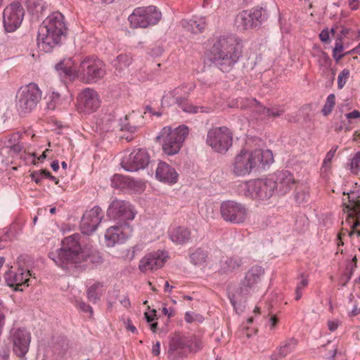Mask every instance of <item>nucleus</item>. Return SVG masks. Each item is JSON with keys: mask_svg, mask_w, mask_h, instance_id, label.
I'll return each instance as SVG.
<instances>
[{"mask_svg": "<svg viewBox=\"0 0 360 360\" xmlns=\"http://www.w3.org/2000/svg\"><path fill=\"white\" fill-rule=\"evenodd\" d=\"M273 161V155L269 150H242L234 158L232 171L236 176H244L255 169H264Z\"/></svg>", "mask_w": 360, "mask_h": 360, "instance_id": "4", "label": "nucleus"}, {"mask_svg": "<svg viewBox=\"0 0 360 360\" xmlns=\"http://www.w3.org/2000/svg\"><path fill=\"white\" fill-rule=\"evenodd\" d=\"M25 11L20 3L15 1L8 5L4 11L3 22L7 32L15 31L22 23Z\"/></svg>", "mask_w": 360, "mask_h": 360, "instance_id": "16", "label": "nucleus"}, {"mask_svg": "<svg viewBox=\"0 0 360 360\" xmlns=\"http://www.w3.org/2000/svg\"><path fill=\"white\" fill-rule=\"evenodd\" d=\"M121 176L120 175H114L112 179V186L114 188H120V186L117 184V181H120Z\"/></svg>", "mask_w": 360, "mask_h": 360, "instance_id": "61", "label": "nucleus"}, {"mask_svg": "<svg viewBox=\"0 0 360 360\" xmlns=\"http://www.w3.org/2000/svg\"><path fill=\"white\" fill-rule=\"evenodd\" d=\"M102 287V283H96L88 288L86 291V296L90 302L96 303L98 300H100L101 292H98V289Z\"/></svg>", "mask_w": 360, "mask_h": 360, "instance_id": "34", "label": "nucleus"}, {"mask_svg": "<svg viewBox=\"0 0 360 360\" xmlns=\"http://www.w3.org/2000/svg\"><path fill=\"white\" fill-rule=\"evenodd\" d=\"M147 112L150 113L151 115H154L156 117H160L162 115V111H160V110L157 111L155 110L151 104H148L145 106L143 113L146 114Z\"/></svg>", "mask_w": 360, "mask_h": 360, "instance_id": "49", "label": "nucleus"}, {"mask_svg": "<svg viewBox=\"0 0 360 360\" xmlns=\"http://www.w3.org/2000/svg\"><path fill=\"white\" fill-rule=\"evenodd\" d=\"M243 264V260L238 256L227 257L220 261V271L228 274L239 269Z\"/></svg>", "mask_w": 360, "mask_h": 360, "instance_id": "32", "label": "nucleus"}, {"mask_svg": "<svg viewBox=\"0 0 360 360\" xmlns=\"http://www.w3.org/2000/svg\"><path fill=\"white\" fill-rule=\"evenodd\" d=\"M21 134L19 132L14 133L8 138L6 146L19 144Z\"/></svg>", "mask_w": 360, "mask_h": 360, "instance_id": "46", "label": "nucleus"}, {"mask_svg": "<svg viewBox=\"0 0 360 360\" xmlns=\"http://www.w3.org/2000/svg\"><path fill=\"white\" fill-rule=\"evenodd\" d=\"M132 231V227L127 222L110 226L105 234L106 245L113 247L116 243H122L131 236Z\"/></svg>", "mask_w": 360, "mask_h": 360, "instance_id": "17", "label": "nucleus"}, {"mask_svg": "<svg viewBox=\"0 0 360 360\" xmlns=\"http://www.w3.org/2000/svg\"><path fill=\"white\" fill-rule=\"evenodd\" d=\"M167 257V254L163 251L150 252L140 261L139 269L142 272L157 270L164 266Z\"/></svg>", "mask_w": 360, "mask_h": 360, "instance_id": "22", "label": "nucleus"}, {"mask_svg": "<svg viewBox=\"0 0 360 360\" xmlns=\"http://www.w3.org/2000/svg\"><path fill=\"white\" fill-rule=\"evenodd\" d=\"M189 352H193V353H196L198 352H199L200 350H201V349L203 347V344H202V342L197 338H193L192 339H189Z\"/></svg>", "mask_w": 360, "mask_h": 360, "instance_id": "41", "label": "nucleus"}, {"mask_svg": "<svg viewBox=\"0 0 360 360\" xmlns=\"http://www.w3.org/2000/svg\"><path fill=\"white\" fill-rule=\"evenodd\" d=\"M319 38H320L321 41L324 43L329 42V38H330L329 31L328 30H322L321 32L319 34Z\"/></svg>", "mask_w": 360, "mask_h": 360, "instance_id": "53", "label": "nucleus"}, {"mask_svg": "<svg viewBox=\"0 0 360 360\" xmlns=\"http://www.w3.org/2000/svg\"><path fill=\"white\" fill-rule=\"evenodd\" d=\"M41 92L34 83L21 86L16 94V108L20 114L30 112L39 102Z\"/></svg>", "mask_w": 360, "mask_h": 360, "instance_id": "6", "label": "nucleus"}, {"mask_svg": "<svg viewBox=\"0 0 360 360\" xmlns=\"http://www.w3.org/2000/svg\"><path fill=\"white\" fill-rule=\"evenodd\" d=\"M347 119L358 118L360 117V112L357 110H354L352 112L345 115Z\"/></svg>", "mask_w": 360, "mask_h": 360, "instance_id": "56", "label": "nucleus"}, {"mask_svg": "<svg viewBox=\"0 0 360 360\" xmlns=\"http://www.w3.org/2000/svg\"><path fill=\"white\" fill-rule=\"evenodd\" d=\"M100 106V101L97 92L87 88L81 92L78 97V109L84 113L96 111Z\"/></svg>", "mask_w": 360, "mask_h": 360, "instance_id": "21", "label": "nucleus"}, {"mask_svg": "<svg viewBox=\"0 0 360 360\" xmlns=\"http://www.w3.org/2000/svg\"><path fill=\"white\" fill-rule=\"evenodd\" d=\"M63 18L64 17L62 13L59 12L53 13L48 16L41 25L46 27V30L54 32V36H57V34H58L62 37L66 30ZM46 32L47 31H46Z\"/></svg>", "mask_w": 360, "mask_h": 360, "instance_id": "27", "label": "nucleus"}, {"mask_svg": "<svg viewBox=\"0 0 360 360\" xmlns=\"http://www.w3.org/2000/svg\"><path fill=\"white\" fill-rule=\"evenodd\" d=\"M350 72L348 69H343L338 77V87L339 89H341L343 88L345 84H346L349 77Z\"/></svg>", "mask_w": 360, "mask_h": 360, "instance_id": "42", "label": "nucleus"}, {"mask_svg": "<svg viewBox=\"0 0 360 360\" xmlns=\"http://www.w3.org/2000/svg\"><path fill=\"white\" fill-rule=\"evenodd\" d=\"M131 63V58L127 54H120L113 60L112 64L120 72L126 69Z\"/></svg>", "mask_w": 360, "mask_h": 360, "instance_id": "33", "label": "nucleus"}, {"mask_svg": "<svg viewBox=\"0 0 360 360\" xmlns=\"http://www.w3.org/2000/svg\"><path fill=\"white\" fill-rule=\"evenodd\" d=\"M188 133L189 129L185 125H181L174 129L164 127L157 139L162 140L163 151L169 155H173L179 153Z\"/></svg>", "mask_w": 360, "mask_h": 360, "instance_id": "5", "label": "nucleus"}, {"mask_svg": "<svg viewBox=\"0 0 360 360\" xmlns=\"http://www.w3.org/2000/svg\"><path fill=\"white\" fill-rule=\"evenodd\" d=\"M107 215L111 219H117L124 223L126 221L133 220L136 212L129 202L115 199L110 204Z\"/></svg>", "mask_w": 360, "mask_h": 360, "instance_id": "15", "label": "nucleus"}, {"mask_svg": "<svg viewBox=\"0 0 360 360\" xmlns=\"http://www.w3.org/2000/svg\"><path fill=\"white\" fill-rule=\"evenodd\" d=\"M275 191L279 195H285L295 188L297 182L293 174L288 170L277 171L272 176Z\"/></svg>", "mask_w": 360, "mask_h": 360, "instance_id": "18", "label": "nucleus"}, {"mask_svg": "<svg viewBox=\"0 0 360 360\" xmlns=\"http://www.w3.org/2000/svg\"><path fill=\"white\" fill-rule=\"evenodd\" d=\"M32 340L30 332L25 328H12L9 332V340L12 343L13 353L21 360H25Z\"/></svg>", "mask_w": 360, "mask_h": 360, "instance_id": "9", "label": "nucleus"}, {"mask_svg": "<svg viewBox=\"0 0 360 360\" xmlns=\"http://www.w3.org/2000/svg\"><path fill=\"white\" fill-rule=\"evenodd\" d=\"M124 324H125L126 328L128 330L131 331L133 333H137L136 328L132 324L131 321L129 319H128L127 320V321L124 322Z\"/></svg>", "mask_w": 360, "mask_h": 360, "instance_id": "54", "label": "nucleus"}, {"mask_svg": "<svg viewBox=\"0 0 360 360\" xmlns=\"http://www.w3.org/2000/svg\"><path fill=\"white\" fill-rule=\"evenodd\" d=\"M120 302L125 308H129L131 306V302L127 297L122 299Z\"/></svg>", "mask_w": 360, "mask_h": 360, "instance_id": "64", "label": "nucleus"}, {"mask_svg": "<svg viewBox=\"0 0 360 360\" xmlns=\"http://www.w3.org/2000/svg\"><path fill=\"white\" fill-rule=\"evenodd\" d=\"M42 176L41 169L39 171H34L30 175L32 179L37 184L41 183V179L43 178Z\"/></svg>", "mask_w": 360, "mask_h": 360, "instance_id": "51", "label": "nucleus"}, {"mask_svg": "<svg viewBox=\"0 0 360 360\" xmlns=\"http://www.w3.org/2000/svg\"><path fill=\"white\" fill-rule=\"evenodd\" d=\"M189 338L186 337H174L169 347V358L170 360H180L189 353Z\"/></svg>", "mask_w": 360, "mask_h": 360, "instance_id": "23", "label": "nucleus"}, {"mask_svg": "<svg viewBox=\"0 0 360 360\" xmlns=\"http://www.w3.org/2000/svg\"><path fill=\"white\" fill-rule=\"evenodd\" d=\"M9 148V153L12 155H18L23 148V145L19 143L17 145L6 146Z\"/></svg>", "mask_w": 360, "mask_h": 360, "instance_id": "48", "label": "nucleus"}, {"mask_svg": "<svg viewBox=\"0 0 360 360\" xmlns=\"http://www.w3.org/2000/svg\"><path fill=\"white\" fill-rule=\"evenodd\" d=\"M32 274L30 271H27L26 272L23 271L22 269H19V272L15 273L12 271H9L6 272L4 275V278L6 284L9 287H15V290H20L22 289L20 288V286L30 285V276Z\"/></svg>", "mask_w": 360, "mask_h": 360, "instance_id": "25", "label": "nucleus"}, {"mask_svg": "<svg viewBox=\"0 0 360 360\" xmlns=\"http://www.w3.org/2000/svg\"><path fill=\"white\" fill-rule=\"evenodd\" d=\"M241 108H252V110L258 115L257 119H275L283 115L285 110L283 107L274 105L266 108L261 105L255 98H243L240 101Z\"/></svg>", "mask_w": 360, "mask_h": 360, "instance_id": "14", "label": "nucleus"}, {"mask_svg": "<svg viewBox=\"0 0 360 360\" xmlns=\"http://www.w3.org/2000/svg\"><path fill=\"white\" fill-rule=\"evenodd\" d=\"M264 274V270L259 266H253L245 274V278L242 281L240 286V295L245 297L251 291L254 290L257 284L260 282Z\"/></svg>", "mask_w": 360, "mask_h": 360, "instance_id": "20", "label": "nucleus"}, {"mask_svg": "<svg viewBox=\"0 0 360 360\" xmlns=\"http://www.w3.org/2000/svg\"><path fill=\"white\" fill-rule=\"evenodd\" d=\"M241 56L237 39L233 35L217 38L210 51V62L223 72H230Z\"/></svg>", "mask_w": 360, "mask_h": 360, "instance_id": "1", "label": "nucleus"}, {"mask_svg": "<svg viewBox=\"0 0 360 360\" xmlns=\"http://www.w3.org/2000/svg\"><path fill=\"white\" fill-rule=\"evenodd\" d=\"M56 70L70 80L79 78L86 84H94L102 79L106 74L105 64L98 58H86L83 60L77 70L70 65V60L60 61L56 65Z\"/></svg>", "mask_w": 360, "mask_h": 360, "instance_id": "2", "label": "nucleus"}, {"mask_svg": "<svg viewBox=\"0 0 360 360\" xmlns=\"http://www.w3.org/2000/svg\"><path fill=\"white\" fill-rule=\"evenodd\" d=\"M80 236L75 233L61 241V248L49 252V257L59 267L69 269L87 259L89 255L82 250L79 240Z\"/></svg>", "mask_w": 360, "mask_h": 360, "instance_id": "3", "label": "nucleus"}, {"mask_svg": "<svg viewBox=\"0 0 360 360\" xmlns=\"http://www.w3.org/2000/svg\"><path fill=\"white\" fill-rule=\"evenodd\" d=\"M343 51V44L342 41V37H338L335 41V47L333 49V52L338 53Z\"/></svg>", "mask_w": 360, "mask_h": 360, "instance_id": "52", "label": "nucleus"}, {"mask_svg": "<svg viewBox=\"0 0 360 360\" xmlns=\"http://www.w3.org/2000/svg\"><path fill=\"white\" fill-rule=\"evenodd\" d=\"M220 213L223 219L233 224H243L248 216L245 206L234 200H226L221 202Z\"/></svg>", "mask_w": 360, "mask_h": 360, "instance_id": "11", "label": "nucleus"}, {"mask_svg": "<svg viewBox=\"0 0 360 360\" xmlns=\"http://www.w3.org/2000/svg\"><path fill=\"white\" fill-rule=\"evenodd\" d=\"M328 326L330 331H335L339 325L338 321H328Z\"/></svg>", "mask_w": 360, "mask_h": 360, "instance_id": "63", "label": "nucleus"}, {"mask_svg": "<svg viewBox=\"0 0 360 360\" xmlns=\"http://www.w3.org/2000/svg\"><path fill=\"white\" fill-rule=\"evenodd\" d=\"M267 18L266 11L260 8H254L239 13L236 22L238 27L244 30L259 27Z\"/></svg>", "mask_w": 360, "mask_h": 360, "instance_id": "12", "label": "nucleus"}, {"mask_svg": "<svg viewBox=\"0 0 360 360\" xmlns=\"http://www.w3.org/2000/svg\"><path fill=\"white\" fill-rule=\"evenodd\" d=\"M76 307H77L82 311H83L84 313L89 312L91 316L93 314L92 307L89 304H86V302H84L83 301L77 300L76 301Z\"/></svg>", "mask_w": 360, "mask_h": 360, "instance_id": "45", "label": "nucleus"}, {"mask_svg": "<svg viewBox=\"0 0 360 360\" xmlns=\"http://www.w3.org/2000/svg\"><path fill=\"white\" fill-rule=\"evenodd\" d=\"M160 342H157L155 345L153 346L152 349V353L154 356H158L160 352Z\"/></svg>", "mask_w": 360, "mask_h": 360, "instance_id": "60", "label": "nucleus"}, {"mask_svg": "<svg viewBox=\"0 0 360 360\" xmlns=\"http://www.w3.org/2000/svg\"><path fill=\"white\" fill-rule=\"evenodd\" d=\"M295 190V194H294V199L297 204L300 205L302 203L307 197V193L304 192V191L301 188L295 186V188H294Z\"/></svg>", "mask_w": 360, "mask_h": 360, "instance_id": "44", "label": "nucleus"}, {"mask_svg": "<svg viewBox=\"0 0 360 360\" xmlns=\"http://www.w3.org/2000/svg\"><path fill=\"white\" fill-rule=\"evenodd\" d=\"M360 150L356 152L349 164L352 172L356 174L360 169Z\"/></svg>", "mask_w": 360, "mask_h": 360, "instance_id": "40", "label": "nucleus"}, {"mask_svg": "<svg viewBox=\"0 0 360 360\" xmlns=\"http://www.w3.org/2000/svg\"><path fill=\"white\" fill-rule=\"evenodd\" d=\"M153 314H149L148 312H145L144 316L148 323H151L155 320L156 316L155 312L156 311L153 309L152 311Z\"/></svg>", "mask_w": 360, "mask_h": 360, "instance_id": "57", "label": "nucleus"}, {"mask_svg": "<svg viewBox=\"0 0 360 360\" xmlns=\"http://www.w3.org/2000/svg\"><path fill=\"white\" fill-rule=\"evenodd\" d=\"M206 143L214 151L224 154L233 143V134L226 127L210 129L207 134Z\"/></svg>", "mask_w": 360, "mask_h": 360, "instance_id": "7", "label": "nucleus"}, {"mask_svg": "<svg viewBox=\"0 0 360 360\" xmlns=\"http://www.w3.org/2000/svg\"><path fill=\"white\" fill-rule=\"evenodd\" d=\"M181 24L186 30L195 34L202 33L206 27L205 18L202 17L194 18L188 20H183Z\"/></svg>", "mask_w": 360, "mask_h": 360, "instance_id": "31", "label": "nucleus"}, {"mask_svg": "<svg viewBox=\"0 0 360 360\" xmlns=\"http://www.w3.org/2000/svg\"><path fill=\"white\" fill-rule=\"evenodd\" d=\"M143 116L132 111L120 120V130L134 133L142 124Z\"/></svg>", "mask_w": 360, "mask_h": 360, "instance_id": "29", "label": "nucleus"}, {"mask_svg": "<svg viewBox=\"0 0 360 360\" xmlns=\"http://www.w3.org/2000/svg\"><path fill=\"white\" fill-rule=\"evenodd\" d=\"M335 104V96L333 94L328 96L326 101L321 110V112L324 116H327L331 113Z\"/></svg>", "mask_w": 360, "mask_h": 360, "instance_id": "37", "label": "nucleus"}, {"mask_svg": "<svg viewBox=\"0 0 360 360\" xmlns=\"http://www.w3.org/2000/svg\"><path fill=\"white\" fill-rule=\"evenodd\" d=\"M149 162L148 152L143 148H136L122 158L121 166L127 172H134L144 169Z\"/></svg>", "mask_w": 360, "mask_h": 360, "instance_id": "13", "label": "nucleus"}, {"mask_svg": "<svg viewBox=\"0 0 360 360\" xmlns=\"http://www.w3.org/2000/svg\"><path fill=\"white\" fill-rule=\"evenodd\" d=\"M7 310L4 308H0V335L3 332V329L6 323V314Z\"/></svg>", "mask_w": 360, "mask_h": 360, "instance_id": "50", "label": "nucleus"}, {"mask_svg": "<svg viewBox=\"0 0 360 360\" xmlns=\"http://www.w3.org/2000/svg\"><path fill=\"white\" fill-rule=\"evenodd\" d=\"M278 320L275 316H272L269 319L270 328L273 330L276 324L278 323Z\"/></svg>", "mask_w": 360, "mask_h": 360, "instance_id": "62", "label": "nucleus"}, {"mask_svg": "<svg viewBox=\"0 0 360 360\" xmlns=\"http://www.w3.org/2000/svg\"><path fill=\"white\" fill-rule=\"evenodd\" d=\"M155 176L160 181L174 184L177 181L176 170L165 162H160L155 171Z\"/></svg>", "mask_w": 360, "mask_h": 360, "instance_id": "28", "label": "nucleus"}, {"mask_svg": "<svg viewBox=\"0 0 360 360\" xmlns=\"http://www.w3.org/2000/svg\"><path fill=\"white\" fill-rule=\"evenodd\" d=\"M102 210L98 206H94L86 211L80 221V229L82 233L89 235L96 231L103 219Z\"/></svg>", "mask_w": 360, "mask_h": 360, "instance_id": "19", "label": "nucleus"}, {"mask_svg": "<svg viewBox=\"0 0 360 360\" xmlns=\"http://www.w3.org/2000/svg\"><path fill=\"white\" fill-rule=\"evenodd\" d=\"M346 208L347 212H350L348 215L349 217H353V214L356 216L360 215V200H349V205H347Z\"/></svg>", "mask_w": 360, "mask_h": 360, "instance_id": "39", "label": "nucleus"}, {"mask_svg": "<svg viewBox=\"0 0 360 360\" xmlns=\"http://www.w3.org/2000/svg\"><path fill=\"white\" fill-rule=\"evenodd\" d=\"M162 14L156 6L139 7L134 10L129 16V21L133 28H146L157 24L161 19Z\"/></svg>", "mask_w": 360, "mask_h": 360, "instance_id": "8", "label": "nucleus"}, {"mask_svg": "<svg viewBox=\"0 0 360 360\" xmlns=\"http://www.w3.org/2000/svg\"><path fill=\"white\" fill-rule=\"evenodd\" d=\"M319 62L322 66H328L330 65L331 59L326 53L322 52L319 56Z\"/></svg>", "mask_w": 360, "mask_h": 360, "instance_id": "47", "label": "nucleus"}, {"mask_svg": "<svg viewBox=\"0 0 360 360\" xmlns=\"http://www.w3.org/2000/svg\"><path fill=\"white\" fill-rule=\"evenodd\" d=\"M297 345V340L294 338L286 340L278 348L280 356H286L288 354L292 352Z\"/></svg>", "mask_w": 360, "mask_h": 360, "instance_id": "36", "label": "nucleus"}, {"mask_svg": "<svg viewBox=\"0 0 360 360\" xmlns=\"http://www.w3.org/2000/svg\"><path fill=\"white\" fill-rule=\"evenodd\" d=\"M179 107L185 112L188 113H197L198 112H204L203 107H198L193 105L190 103H186V101L182 102Z\"/></svg>", "mask_w": 360, "mask_h": 360, "instance_id": "38", "label": "nucleus"}, {"mask_svg": "<svg viewBox=\"0 0 360 360\" xmlns=\"http://www.w3.org/2000/svg\"><path fill=\"white\" fill-rule=\"evenodd\" d=\"M356 257H354L353 259H352V261L351 262V270L347 276V281H346V283L349 281V280L352 277V275L353 274V269H354V267H356Z\"/></svg>", "mask_w": 360, "mask_h": 360, "instance_id": "58", "label": "nucleus"}, {"mask_svg": "<svg viewBox=\"0 0 360 360\" xmlns=\"http://www.w3.org/2000/svg\"><path fill=\"white\" fill-rule=\"evenodd\" d=\"M169 237L173 243L184 245L190 240L191 231L184 226H176L169 231Z\"/></svg>", "mask_w": 360, "mask_h": 360, "instance_id": "30", "label": "nucleus"}, {"mask_svg": "<svg viewBox=\"0 0 360 360\" xmlns=\"http://www.w3.org/2000/svg\"><path fill=\"white\" fill-rule=\"evenodd\" d=\"M46 27L41 25L38 30L37 35V44L39 47H41L45 52L50 51L56 45L58 44L61 36L57 34L55 35V32L51 30H46Z\"/></svg>", "mask_w": 360, "mask_h": 360, "instance_id": "24", "label": "nucleus"}, {"mask_svg": "<svg viewBox=\"0 0 360 360\" xmlns=\"http://www.w3.org/2000/svg\"><path fill=\"white\" fill-rule=\"evenodd\" d=\"M245 195L252 199L266 200L269 199L275 191V184L272 178L256 179L246 184Z\"/></svg>", "mask_w": 360, "mask_h": 360, "instance_id": "10", "label": "nucleus"}, {"mask_svg": "<svg viewBox=\"0 0 360 360\" xmlns=\"http://www.w3.org/2000/svg\"><path fill=\"white\" fill-rule=\"evenodd\" d=\"M349 122L348 123H345V122H342V124L340 126H336L335 127V131L336 132H340L342 130L345 129V131L350 130L349 126Z\"/></svg>", "mask_w": 360, "mask_h": 360, "instance_id": "55", "label": "nucleus"}, {"mask_svg": "<svg viewBox=\"0 0 360 360\" xmlns=\"http://www.w3.org/2000/svg\"><path fill=\"white\" fill-rule=\"evenodd\" d=\"M191 262L197 266L202 265L206 262V259L207 257V252L202 250L200 248L197 249L193 253H192L190 256Z\"/></svg>", "mask_w": 360, "mask_h": 360, "instance_id": "35", "label": "nucleus"}, {"mask_svg": "<svg viewBox=\"0 0 360 360\" xmlns=\"http://www.w3.org/2000/svg\"><path fill=\"white\" fill-rule=\"evenodd\" d=\"M338 148V146H334L332 148L326 153V155L324 158L322 167L326 170L329 167L328 166L332 161L337 150Z\"/></svg>", "mask_w": 360, "mask_h": 360, "instance_id": "43", "label": "nucleus"}, {"mask_svg": "<svg viewBox=\"0 0 360 360\" xmlns=\"http://www.w3.org/2000/svg\"><path fill=\"white\" fill-rule=\"evenodd\" d=\"M186 89L185 85H181L164 94L161 100L162 107L164 105L172 106L175 104L179 106L181 104L188 96V92L185 91Z\"/></svg>", "mask_w": 360, "mask_h": 360, "instance_id": "26", "label": "nucleus"}, {"mask_svg": "<svg viewBox=\"0 0 360 360\" xmlns=\"http://www.w3.org/2000/svg\"><path fill=\"white\" fill-rule=\"evenodd\" d=\"M348 3L352 10H356L360 6V0H349Z\"/></svg>", "mask_w": 360, "mask_h": 360, "instance_id": "59", "label": "nucleus"}]
</instances>
